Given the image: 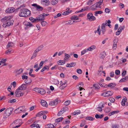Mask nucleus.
<instances>
[{
  "instance_id": "obj_27",
  "label": "nucleus",
  "mask_w": 128,
  "mask_h": 128,
  "mask_svg": "<svg viewBox=\"0 0 128 128\" xmlns=\"http://www.w3.org/2000/svg\"><path fill=\"white\" fill-rule=\"evenodd\" d=\"M128 80V76H126L124 78L122 79L119 81L120 82H121L127 81Z\"/></svg>"
},
{
  "instance_id": "obj_12",
  "label": "nucleus",
  "mask_w": 128,
  "mask_h": 128,
  "mask_svg": "<svg viewBox=\"0 0 128 128\" xmlns=\"http://www.w3.org/2000/svg\"><path fill=\"white\" fill-rule=\"evenodd\" d=\"M32 6L35 7L37 10H42L43 9V8L42 7L39 5H38L36 4H33L32 5Z\"/></svg>"
},
{
  "instance_id": "obj_6",
  "label": "nucleus",
  "mask_w": 128,
  "mask_h": 128,
  "mask_svg": "<svg viewBox=\"0 0 128 128\" xmlns=\"http://www.w3.org/2000/svg\"><path fill=\"white\" fill-rule=\"evenodd\" d=\"M67 81L66 80H63L60 82V85L59 87L60 89L62 90L64 89L67 86Z\"/></svg>"
},
{
  "instance_id": "obj_52",
  "label": "nucleus",
  "mask_w": 128,
  "mask_h": 128,
  "mask_svg": "<svg viewBox=\"0 0 128 128\" xmlns=\"http://www.w3.org/2000/svg\"><path fill=\"white\" fill-rule=\"evenodd\" d=\"M68 108L66 107L65 106L61 110H62V112L64 113L66 112V111L68 110Z\"/></svg>"
},
{
  "instance_id": "obj_32",
  "label": "nucleus",
  "mask_w": 128,
  "mask_h": 128,
  "mask_svg": "<svg viewBox=\"0 0 128 128\" xmlns=\"http://www.w3.org/2000/svg\"><path fill=\"white\" fill-rule=\"evenodd\" d=\"M104 116V114H102L100 115H99L98 114H96L95 115V117L96 119L98 118H102Z\"/></svg>"
},
{
  "instance_id": "obj_15",
  "label": "nucleus",
  "mask_w": 128,
  "mask_h": 128,
  "mask_svg": "<svg viewBox=\"0 0 128 128\" xmlns=\"http://www.w3.org/2000/svg\"><path fill=\"white\" fill-rule=\"evenodd\" d=\"M23 24L24 25H25L28 27H30L33 26V25L31 23L28 22L26 21L24 22Z\"/></svg>"
},
{
  "instance_id": "obj_56",
  "label": "nucleus",
  "mask_w": 128,
  "mask_h": 128,
  "mask_svg": "<svg viewBox=\"0 0 128 128\" xmlns=\"http://www.w3.org/2000/svg\"><path fill=\"white\" fill-rule=\"evenodd\" d=\"M48 14H45L44 13L41 14L39 16L40 17V18L41 17H43L46 16H48Z\"/></svg>"
},
{
  "instance_id": "obj_16",
  "label": "nucleus",
  "mask_w": 128,
  "mask_h": 128,
  "mask_svg": "<svg viewBox=\"0 0 128 128\" xmlns=\"http://www.w3.org/2000/svg\"><path fill=\"white\" fill-rule=\"evenodd\" d=\"M44 17L40 18V17L39 16L38 17L34 19V22H38L39 21H41L44 20Z\"/></svg>"
},
{
  "instance_id": "obj_25",
  "label": "nucleus",
  "mask_w": 128,
  "mask_h": 128,
  "mask_svg": "<svg viewBox=\"0 0 128 128\" xmlns=\"http://www.w3.org/2000/svg\"><path fill=\"white\" fill-rule=\"evenodd\" d=\"M101 30L100 29V26H99L96 30L94 31V33L96 34L98 32L99 35H100Z\"/></svg>"
},
{
  "instance_id": "obj_11",
  "label": "nucleus",
  "mask_w": 128,
  "mask_h": 128,
  "mask_svg": "<svg viewBox=\"0 0 128 128\" xmlns=\"http://www.w3.org/2000/svg\"><path fill=\"white\" fill-rule=\"evenodd\" d=\"M15 10V9L14 7H10L7 8L5 12L7 13H11L14 12Z\"/></svg>"
},
{
  "instance_id": "obj_64",
  "label": "nucleus",
  "mask_w": 128,
  "mask_h": 128,
  "mask_svg": "<svg viewBox=\"0 0 128 128\" xmlns=\"http://www.w3.org/2000/svg\"><path fill=\"white\" fill-rule=\"evenodd\" d=\"M77 72L78 74H81L82 73V71L81 69H78L77 70Z\"/></svg>"
},
{
  "instance_id": "obj_40",
  "label": "nucleus",
  "mask_w": 128,
  "mask_h": 128,
  "mask_svg": "<svg viewBox=\"0 0 128 128\" xmlns=\"http://www.w3.org/2000/svg\"><path fill=\"white\" fill-rule=\"evenodd\" d=\"M39 93L41 94H44L46 93V91L43 89L40 88Z\"/></svg>"
},
{
  "instance_id": "obj_60",
  "label": "nucleus",
  "mask_w": 128,
  "mask_h": 128,
  "mask_svg": "<svg viewBox=\"0 0 128 128\" xmlns=\"http://www.w3.org/2000/svg\"><path fill=\"white\" fill-rule=\"evenodd\" d=\"M63 112H62V110H61L60 111L58 114L57 115L58 116H60L62 115L63 113Z\"/></svg>"
},
{
  "instance_id": "obj_26",
  "label": "nucleus",
  "mask_w": 128,
  "mask_h": 128,
  "mask_svg": "<svg viewBox=\"0 0 128 128\" xmlns=\"http://www.w3.org/2000/svg\"><path fill=\"white\" fill-rule=\"evenodd\" d=\"M78 86L79 87V90L81 91L83 88H82L83 86V84L82 82L80 83L78 85Z\"/></svg>"
},
{
  "instance_id": "obj_9",
  "label": "nucleus",
  "mask_w": 128,
  "mask_h": 128,
  "mask_svg": "<svg viewBox=\"0 0 128 128\" xmlns=\"http://www.w3.org/2000/svg\"><path fill=\"white\" fill-rule=\"evenodd\" d=\"M60 102V100H58V99H56L53 101H50L49 104L50 106H55L57 105Z\"/></svg>"
},
{
  "instance_id": "obj_62",
  "label": "nucleus",
  "mask_w": 128,
  "mask_h": 128,
  "mask_svg": "<svg viewBox=\"0 0 128 128\" xmlns=\"http://www.w3.org/2000/svg\"><path fill=\"white\" fill-rule=\"evenodd\" d=\"M11 84L13 86L14 88H15L16 85V82L15 81H14L11 83Z\"/></svg>"
},
{
  "instance_id": "obj_28",
  "label": "nucleus",
  "mask_w": 128,
  "mask_h": 128,
  "mask_svg": "<svg viewBox=\"0 0 128 128\" xmlns=\"http://www.w3.org/2000/svg\"><path fill=\"white\" fill-rule=\"evenodd\" d=\"M127 99L124 98L123 99L121 102V104L122 106H124L125 105V102H126Z\"/></svg>"
},
{
  "instance_id": "obj_3",
  "label": "nucleus",
  "mask_w": 128,
  "mask_h": 128,
  "mask_svg": "<svg viewBox=\"0 0 128 128\" xmlns=\"http://www.w3.org/2000/svg\"><path fill=\"white\" fill-rule=\"evenodd\" d=\"M13 110V108L12 107H10L7 108L4 113V118H6L8 117L11 114Z\"/></svg>"
},
{
  "instance_id": "obj_17",
  "label": "nucleus",
  "mask_w": 128,
  "mask_h": 128,
  "mask_svg": "<svg viewBox=\"0 0 128 128\" xmlns=\"http://www.w3.org/2000/svg\"><path fill=\"white\" fill-rule=\"evenodd\" d=\"M50 67L48 66L45 65V66L40 71L41 72H42L45 71L46 70H47V71H48L49 70Z\"/></svg>"
},
{
  "instance_id": "obj_14",
  "label": "nucleus",
  "mask_w": 128,
  "mask_h": 128,
  "mask_svg": "<svg viewBox=\"0 0 128 128\" xmlns=\"http://www.w3.org/2000/svg\"><path fill=\"white\" fill-rule=\"evenodd\" d=\"M27 87V85L26 84H23L20 86L18 88L20 90H25Z\"/></svg>"
},
{
  "instance_id": "obj_44",
  "label": "nucleus",
  "mask_w": 128,
  "mask_h": 128,
  "mask_svg": "<svg viewBox=\"0 0 128 128\" xmlns=\"http://www.w3.org/2000/svg\"><path fill=\"white\" fill-rule=\"evenodd\" d=\"M58 2V0H53L51 2V4L53 5H56Z\"/></svg>"
},
{
  "instance_id": "obj_38",
  "label": "nucleus",
  "mask_w": 128,
  "mask_h": 128,
  "mask_svg": "<svg viewBox=\"0 0 128 128\" xmlns=\"http://www.w3.org/2000/svg\"><path fill=\"white\" fill-rule=\"evenodd\" d=\"M45 127L46 128H54V126L53 124H50L46 126Z\"/></svg>"
},
{
  "instance_id": "obj_50",
  "label": "nucleus",
  "mask_w": 128,
  "mask_h": 128,
  "mask_svg": "<svg viewBox=\"0 0 128 128\" xmlns=\"http://www.w3.org/2000/svg\"><path fill=\"white\" fill-rule=\"evenodd\" d=\"M47 24V22L44 21H42L41 22V24L43 26H46Z\"/></svg>"
},
{
  "instance_id": "obj_48",
  "label": "nucleus",
  "mask_w": 128,
  "mask_h": 128,
  "mask_svg": "<svg viewBox=\"0 0 128 128\" xmlns=\"http://www.w3.org/2000/svg\"><path fill=\"white\" fill-rule=\"evenodd\" d=\"M88 51L87 49H85L84 50L81 52V55H84V54L86 53Z\"/></svg>"
},
{
  "instance_id": "obj_63",
  "label": "nucleus",
  "mask_w": 128,
  "mask_h": 128,
  "mask_svg": "<svg viewBox=\"0 0 128 128\" xmlns=\"http://www.w3.org/2000/svg\"><path fill=\"white\" fill-rule=\"evenodd\" d=\"M105 12L107 13H109L110 12V10L108 8H106L105 10Z\"/></svg>"
},
{
  "instance_id": "obj_35",
  "label": "nucleus",
  "mask_w": 128,
  "mask_h": 128,
  "mask_svg": "<svg viewBox=\"0 0 128 128\" xmlns=\"http://www.w3.org/2000/svg\"><path fill=\"white\" fill-rule=\"evenodd\" d=\"M103 0H100V1L99 2L96 4L97 6H98V8H101V7L100 6L101 5L102 3L103 2Z\"/></svg>"
},
{
  "instance_id": "obj_33",
  "label": "nucleus",
  "mask_w": 128,
  "mask_h": 128,
  "mask_svg": "<svg viewBox=\"0 0 128 128\" xmlns=\"http://www.w3.org/2000/svg\"><path fill=\"white\" fill-rule=\"evenodd\" d=\"M32 82V80L30 78L28 79L25 80V82L26 83L28 84H30Z\"/></svg>"
},
{
  "instance_id": "obj_36",
  "label": "nucleus",
  "mask_w": 128,
  "mask_h": 128,
  "mask_svg": "<svg viewBox=\"0 0 128 128\" xmlns=\"http://www.w3.org/2000/svg\"><path fill=\"white\" fill-rule=\"evenodd\" d=\"M37 53L38 52H36L35 50L31 58V60H32L35 58L37 55Z\"/></svg>"
},
{
  "instance_id": "obj_57",
  "label": "nucleus",
  "mask_w": 128,
  "mask_h": 128,
  "mask_svg": "<svg viewBox=\"0 0 128 128\" xmlns=\"http://www.w3.org/2000/svg\"><path fill=\"white\" fill-rule=\"evenodd\" d=\"M70 103V101L69 100H67L64 102V104L66 106L68 105Z\"/></svg>"
},
{
  "instance_id": "obj_37",
  "label": "nucleus",
  "mask_w": 128,
  "mask_h": 128,
  "mask_svg": "<svg viewBox=\"0 0 128 128\" xmlns=\"http://www.w3.org/2000/svg\"><path fill=\"white\" fill-rule=\"evenodd\" d=\"M119 112V111H114L112 112H110V114H109V116H110L112 115H114V114H116L117 113Z\"/></svg>"
},
{
  "instance_id": "obj_34",
  "label": "nucleus",
  "mask_w": 128,
  "mask_h": 128,
  "mask_svg": "<svg viewBox=\"0 0 128 128\" xmlns=\"http://www.w3.org/2000/svg\"><path fill=\"white\" fill-rule=\"evenodd\" d=\"M44 113H46V112H44V111H41L37 114H36V116H40L43 115L44 114Z\"/></svg>"
},
{
  "instance_id": "obj_23",
  "label": "nucleus",
  "mask_w": 128,
  "mask_h": 128,
  "mask_svg": "<svg viewBox=\"0 0 128 128\" xmlns=\"http://www.w3.org/2000/svg\"><path fill=\"white\" fill-rule=\"evenodd\" d=\"M44 64V62L42 61L39 64L40 67L37 68L36 70L35 71L37 72L40 69V68Z\"/></svg>"
},
{
  "instance_id": "obj_47",
  "label": "nucleus",
  "mask_w": 128,
  "mask_h": 128,
  "mask_svg": "<svg viewBox=\"0 0 128 128\" xmlns=\"http://www.w3.org/2000/svg\"><path fill=\"white\" fill-rule=\"evenodd\" d=\"M16 101V99H14L11 100H9L8 102L11 104H12L15 102Z\"/></svg>"
},
{
  "instance_id": "obj_22",
  "label": "nucleus",
  "mask_w": 128,
  "mask_h": 128,
  "mask_svg": "<svg viewBox=\"0 0 128 128\" xmlns=\"http://www.w3.org/2000/svg\"><path fill=\"white\" fill-rule=\"evenodd\" d=\"M96 46H92L90 47L87 48L88 50L89 51H91L93 50L94 49L96 48Z\"/></svg>"
},
{
  "instance_id": "obj_41",
  "label": "nucleus",
  "mask_w": 128,
  "mask_h": 128,
  "mask_svg": "<svg viewBox=\"0 0 128 128\" xmlns=\"http://www.w3.org/2000/svg\"><path fill=\"white\" fill-rule=\"evenodd\" d=\"M103 13L102 11L101 10L100 11H97L94 12L95 16H97L98 14H102Z\"/></svg>"
},
{
  "instance_id": "obj_1",
  "label": "nucleus",
  "mask_w": 128,
  "mask_h": 128,
  "mask_svg": "<svg viewBox=\"0 0 128 128\" xmlns=\"http://www.w3.org/2000/svg\"><path fill=\"white\" fill-rule=\"evenodd\" d=\"M30 11L27 8L21 9L18 15L20 17H26L30 15Z\"/></svg>"
},
{
  "instance_id": "obj_13",
  "label": "nucleus",
  "mask_w": 128,
  "mask_h": 128,
  "mask_svg": "<svg viewBox=\"0 0 128 128\" xmlns=\"http://www.w3.org/2000/svg\"><path fill=\"white\" fill-rule=\"evenodd\" d=\"M103 67L102 66L100 67L99 70H98V75L100 76L102 73L105 74V72L103 71Z\"/></svg>"
},
{
  "instance_id": "obj_53",
  "label": "nucleus",
  "mask_w": 128,
  "mask_h": 128,
  "mask_svg": "<svg viewBox=\"0 0 128 128\" xmlns=\"http://www.w3.org/2000/svg\"><path fill=\"white\" fill-rule=\"evenodd\" d=\"M71 12L69 11H67L63 12L62 13V15H66L68 14Z\"/></svg>"
},
{
  "instance_id": "obj_31",
  "label": "nucleus",
  "mask_w": 128,
  "mask_h": 128,
  "mask_svg": "<svg viewBox=\"0 0 128 128\" xmlns=\"http://www.w3.org/2000/svg\"><path fill=\"white\" fill-rule=\"evenodd\" d=\"M13 44L12 42H8V44L7 46V49H8L10 48H12L13 47Z\"/></svg>"
},
{
  "instance_id": "obj_54",
  "label": "nucleus",
  "mask_w": 128,
  "mask_h": 128,
  "mask_svg": "<svg viewBox=\"0 0 128 128\" xmlns=\"http://www.w3.org/2000/svg\"><path fill=\"white\" fill-rule=\"evenodd\" d=\"M94 0H89L88 3L87 4L88 5H90L92 4V2L94 1Z\"/></svg>"
},
{
  "instance_id": "obj_49",
  "label": "nucleus",
  "mask_w": 128,
  "mask_h": 128,
  "mask_svg": "<svg viewBox=\"0 0 128 128\" xmlns=\"http://www.w3.org/2000/svg\"><path fill=\"white\" fill-rule=\"evenodd\" d=\"M42 2L46 3L47 5H49L50 4V2L49 0H42Z\"/></svg>"
},
{
  "instance_id": "obj_19",
  "label": "nucleus",
  "mask_w": 128,
  "mask_h": 128,
  "mask_svg": "<svg viewBox=\"0 0 128 128\" xmlns=\"http://www.w3.org/2000/svg\"><path fill=\"white\" fill-rule=\"evenodd\" d=\"M97 8H98L96 4H94L90 8V9L92 10H96Z\"/></svg>"
},
{
  "instance_id": "obj_46",
  "label": "nucleus",
  "mask_w": 128,
  "mask_h": 128,
  "mask_svg": "<svg viewBox=\"0 0 128 128\" xmlns=\"http://www.w3.org/2000/svg\"><path fill=\"white\" fill-rule=\"evenodd\" d=\"M63 118L62 117H61L58 118L56 120V122H61L63 120Z\"/></svg>"
},
{
  "instance_id": "obj_5",
  "label": "nucleus",
  "mask_w": 128,
  "mask_h": 128,
  "mask_svg": "<svg viewBox=\"0 0 128 128\" xmlns=\"http://www.w3.org/2000/svg\"><path fill=\"white\" fill-rule=\"evenodd\" d=\"M26 111L25 107L23 106L20 107L18 108L15 109L14 110V112L16 114H19L21 113H24Z\"/></svg>"
},
{
  "instance_id": "obj_59",
  "label": "nucleus",
  "mask_w": 128,
  "mask_h": 128,
  "mask_svg": "<svg viewBox=\"0 0 128 128\" xmlns=\"http://www.w3.org/2000/svg\"><path fill=\"white\" fill-rule=\"evenodd\" d=\"M70 67H72L74 66L76 64L75 62H72L70 63Z\"/></svg>"
},
{
  "instance_id": "obj_42",
  "label": "nucleus",
  "mask_w": 128,
  "mask_h": 128,
  "mask_svg": "<svg viewBox=\"0 0 128 128\" xmlns=\"http://www.w3.org/2000/svg\"><path fill=\"white\" fill-rule=\"evenodd\" d=\"M65 57L64 58V60H67L70 57V56L68 54L65 53L64 54Z\"/></svg>"
},
{
  "instance_id": "obj_58",
  "label": "nucleus",
  "mask_w": 128,
  "mask_h": 128,
  "mask_svg": "<svg viewBox=\"0 0 128 128\" xmlns=\"http://www.w3.org/2000/svg\"><path fill=\"white\" fill-rule=\"evenodd\" d=\"M22 79L23 80H24V79L26 80L28 78V76H27L24 75L23 74L22 76Z\"/></svg>"
},
{
  "instance_id": "obj_18",
  "label": "nucleus",
  "mask_w": 128,
  "mask_h": 128,
  "mask_svg": "<svg viewBox=\"0 0 128 128\" xmlns=\"http://www.w3.org/2000/svg\"><path fill=\"white\" fill-rule=\"evenodd\" d=\"M41 105L43 106L47 107L48 106V104L46 101L44 100H42L41 101Z\"/></svg>"
},
{
  "instance_id": "obj_51",
  "label": "nucleus",
  "mask_w": 128,
  "mask_h": 128,
  "mask_svg": "<svg viewBox=\"0 0 128 128\" xmlns=\"http://www.w3.org/2000/svg\"><path fill=\"white\" fill-rule=\"evenodd\" d=\"M65 63V62L64 60H60L58 61V64L59 65H62Z\"/></svg>"
},
{
  "instance_id": "obj_61",
  "label": "nucleus",
  "mask_w": 128,
  "mask_h": 128,
  "mask_svg": "<svg viewBox=\"0 0 128 128\" xmlns=\"http://www.w3.org/2000/svg\"><path fill=\"white\" fill-rule=\"evenodd\" d=\"M120 71L119 70H116L115 71V74L116 75L120 74Z\"/></svg>"
},
{
  "instance_id": "obj_24",
  "label": "nucleus",
  "mask_w": 128,
  "mask_h": 128,
  "mask_svg": "<svg viewBox=\"0 0 128 128\" xmlns=\"http://www.w3.org/2000/svg\"><path fill=\"white\" fill-rule=\"evenodd\" d=\"M104 25H101V29L102 33L104 34L106 32L105 27H104Z\"/></svg>"
},
{
  "instance_id": "obj_7",
  "label": "nucleus",
  "mask_w": 128,
  "mask_h": 128,
  "mask_svg": "<svg viewBox=\"0 0 128 128\" xmlns=\"http://www.w3.org/2000/svg\"><path fill=\"white\" fill-rule=\"evenodd\" d=\"M18 88L17 89L15 92V94L17 97H20L23 96L24 94V92H22Z\"/></svg>"
},
{
  "instance_id": "obj_21",
  "label": "nucleus",
  "mask_w": 128,
  "mask_h": 128,
  "mask_svg": "<svg viewBox=\"0 0 128 128\" xmlns=\"http://www.w3.org/2000/svg\"><path fill=\"white\" fill-rule=\"evenodd\" d=\"M106 86L108 87L112 88L116 86V84L114 83H110L108 85H106Z\"/></svg>"
},
{
  "instance_id": "obj_43",
  "label": "nucleus",
  "mask_w": 128,
  "mask_h": 128,
  "mask_svg": "<svg viewBox=\"0 0 128 128\" xmlns=\"http://www.w3.org/2000/svg\"><path fill=\"white\" fill-rule=\"evenodd\" d=\"M70 19L72 20H77L79 19L78 17L76 16H74L71 17Z\"/></svg>"
},
{
  "instance_id": "obj_29",
  "label": "nucleus",
  "mask_w": 128,
  "mask_h": 128,
  "mask_svg": "<svg viewBox=\"0 0 128 128\" xmlns=\"http://www.w3.org/2000/svg\"><path fill=\"white\" fill-rule=\"evenodd\" d=\"M23 69L22 68H20L17 70L16 71V73L18 75H19L23 72Z\"/></svg>"
},
{
  "instance_id": "obj_8",
  "label": "nucleus",
  "mask_w": 128,
  "mask_h": 128,
  "mask_svg": "<svg viewBox=\"0 0 128 128\" xmlns=\"http://www.w3.org/2000/svg\"><path fill=\"white\" fill-rule=\"evenodd\" d=\"M87 19L90 21H92L95 20L96 18L92 14L90 13L87 14Z\"/></svg>"
},
{
  "instance_id": "obj_4",
  "label": "nucleus",
  "mask_w": 128,
  "mask_h": 128,
  "mask_svg": "<svg viewBox=\"0 0 128 128\" xmlns=\"http://www.w3.org/2000/svg\"><path fill=\"white\" fill-rule=\"evenodd\" d=\"M21 121L22 120L19 119L14 121L11 125L12 128H16L20 127L21 124H20Z\"/></svg>"
},
{
  "instance_id": "obj_39",
  "label": "nucleus",
  "mask_w": 128,
  "mask_h": 128,
  "mask_svg": "<svg viewBox=\"0 0 128 128\" xmlns=\"http://www.w3.org/2000/svg\"><path fill=\"white\" fill-rule=\"evenodd\" d=\"M43 48V46L41 45L39 46L35 50L36 52H38L40 51Z\"/></svg>"
},
{
  "instance_id": "obj_20",
  "label": "nucleus",
  "mask_w": 128,
  "mask_h": 128,
  "mask_svg": "<svg viewBox=\"0 0 128 128\" xmlns=\"http://www.w3.org/2000/svg\"><path fill=\"white\" fill-rule=\"evenodd\" d=\"M106 56V53L104 51L102 52L100 56V58H104Z\"/></svg>"
},
{
  "instance_id": "obj_2",
  "label": "nucleus",
  "mask_w": 128,
  "mask_h": 128,
  "mask_svg": "<svg viewBox=\"0 0 128 128\" xmlns=\"http://www.w3.org/2000/svg\"><path fill=\"white\" fill-rule=\"evenodd\" d=\"M10 18L8 17H5L2 19V20L4 22L2 26L4 28H6V26H9L12 25V23L10 22Z\"/></svg>"
},
{
  "instance_id": "obj_30",
  "label": "nucleus",
  "mask_w": 128,
  "mask_h": 128,
  "mask_svg": "<svg viewBox=\"0 0 128 128\" xmlns=\"http://www.w3.org/2000/svg\"><path fill=\"white\" fill-rule=\"evenodd\" d=\"M88 6H86L84 8H82L81 10H80L76 12V13H78L79 12H84L86 10H87L88 9Z\"/></svg>"
},
{
  "instance_id": "obj_45",
  "label": "nucleus",
  "mask_w": 128,
  "mask_h": 128,
  "mask_svg": "<svg viewBox=\"0 0 128 128\" xmlns=\"http://www.w3.org/2000/svg\"><path fill=\"white\" fill-rule=\"evenodd\" d=\"M86 120H93L94 119V118H93L91 116H87L86 118Z\"/></svg>"
},
{
  "instance_id": "obj_10",
  "label": "nucleus",
  "mask_w": 128,
  "mask_h": 128,
  "mask_svg": "<svg viewBox=\"0 0 128 128\" xmlns=\"http://www.w3.org/2000/svg\"><path fill=\"white\" fill-rule=\"evenodd\" d=\"M113 94V92H112L108 91L102 93L101 95L104 96H112Z\"/></svg>"
},
{
  "instance_id": "obj_55",
  "label": "nucleus",
  "mask_w": 128,
  "mask_h": 128,
  "mask_svg": "<svg viewBox=\"0 0 128 128\" xmlns=\"http://www.w3.org/2000/svg\"><path fill=\"white\" fill-rule=\"evenodd\" d=\"M40 88H35L33 89V90L39 93Z\"/></svg>"
}]
</instances>
